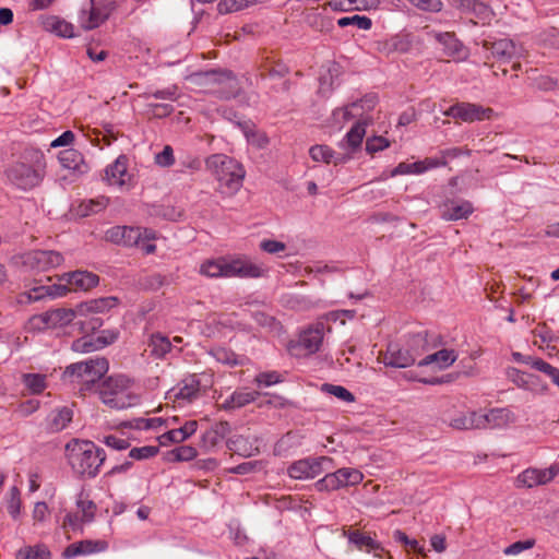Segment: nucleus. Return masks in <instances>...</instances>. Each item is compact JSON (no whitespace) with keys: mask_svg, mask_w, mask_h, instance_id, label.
<instances>
[{"mask_svg":"<svg viewBox=\"0 0 559 559\" xmlns=\"http://www.w3.org/2000/svg\"><path fill=\"white\" fill-rule=\"evenodd\" d=\"M117 301L118 299L116 297H105L82 302L78 305L75 309H52L40 314L33 316L29 319V325L32 329L36 330L62 328L75 321L79 317L86 314V312H104L105 310L115 307Z\"/></svg>","mask_w":559,"mask_h":559,"instance_id":"1","label":"nucleus"},{"mask_svg":"<svg viewBox=\"0 0 559 559\" xmlns=\"http://www.w3.org/2000/svg\"><path fill=\"white\" fill-rule=\"evenodd\" d=\"M66 455L72 469L82 477L94 478L106 460V453L93 441L72 439L66 445Z\"/></svg>","mask_w":559,"mask_h":559,"instance_id":"2","label":"nucleus"},{"mask_svg":"<svg viewBox=\"0 0 559 559\" xmlns=\"http://www.w3.org/2000/svg\"><path fill=\"white\" fill-rule=\"evenodd\" d=\"M45 157L39 151H32L24 160L12 164L5 170L8 180L22 190L37 187L45 176Z\"/></svg>","mask_w":559,"mask_h":559,"instance_id":"3","label":"nucleus"},{"mask_svg":"<svg viewBox=\"0 0 559 559\" xmlns=\"http://www.w3.org/2000/svg\"><path fill=\"white\" fill-rule=\"evenodd\" d=\"M206 167L218 181V191L222 194L233 195L241 188L246 173L236 159L224 154H214L206 159Z\"/></svg>","mask_w":559,"mask_h":559,"instance_id":"4","label":"nucleus"},{"mask_svg":"<svg viewBox=\"0 0 559 559\" xmlns=\"http://www.w3.org/2000/svg\"><path fill=\"white\" fill-rule=\"evenodd\" d=\"M131 380L122 374L108 377L98 385L104 404L115 409H124L139 403V397L131 391Z\"/></svg>","mask_w":559,"mask_h":559,"instance_id":"5","label":"nucleus"},{"mask_svg":"<svg viewBox=\"0 0 559 559\" xmlns=\"http://www.w3.org/2000/svg\"><path fill=\"white\" fill-rule=\"evenodd\" d=\"M109 362L105 357H95L68 366L64 378L80 385V391H92L98 381L107 373Z\"/></svg>","mask_w":559,"mask_h":559,"instance_id":"6","label":"nucleus"},{"mask_svg":"<svg viewBox=\"0 0 559 559\" xmlns=\"http://www.w3.org/2000/svg\"><path fill=\"white\" fill-rule=\"evenodd\" d=\"M204 83L212 86V91L223 98L237 96L240 86L236 75L229 70H211L197 73Z\"/></svg>","mask_w":559,"mask_h":559,"instance_id":"7","label":"nucleus"},{"mask_svg":"<svg viewBox=\"0 0 559 559\" xmlns=\"http://www.w3.org/2000/svg\"><path fill=\"white\" fill-rule=\"evenodd\" d=\"M117 8L116 0H90V8L81 10L79 22L84 29H94L102 25Z\"/></svg>","mask_w":559,"mask_h":559,"instance_id":"8","label":"nucleus"},{"mask_svg":"<svg viewBox=\"0 0 559 559\" xmlns=\"http://www.w3.org/2000/svg\"><path fill=\"white\" fill-rule=\"evenodd\" d=\"M62 262V254L53 250H33L22 255L23 265L35 272L50 271Z\"/></svg>","mask_w":559,"mask_h":559,"instance_id":"9","label":"nucleus"},{"mask_svg":"<svg viewBox=\"0 0 559 559\" xmlns=\"http://www.w3.org/2000/svg\"><path fill=\"white\" fill-rule=\"evenodd\" d=\"M483 49L487 52L485 64L493 68V63L488 61L492 58L500 63H509L518 56L516 46L513 40L508 38L501 39H484L481 41Z\"/></svg>","mask_w":559,"mask_h":559,"instance_id":"10","label":"nucleus"},{"mask_svg":"<svg viewBox=\"0 0 559 559\" xmlns=\"http://www.w3.org/2000/svg\"><path fill=\"white\" fill-rule=\"evenodd\" d=\"M118 335L115 330H102L97 336L83 335L73 341L71 348L76 353H91L112 344Z\"/></svg>","mask_w":559,"mask_h":559,"instance_id":"11","label":"nucleus"},{"mask_svg":"<svg viewBox=\"0 0 559 559\" xmlns=\"http://www.w3.org/2000/svg\"><path fill=\"white\" fill-rule=\"evenodd\" d=\"M492 112L493 110L489 107L485 108L476 104L459 103L444 111V115L459 118L465 122H474L490 119Z\"/></svg>","mask_w":559,"mask_h":559,"instance_id":"12","label":"nucleus"},{"mask_svg":"<svg viewBox=\"0 0 559 559\" xmlns=\"http://www.w3.org/2000/svg\"><path fill=\"white\" fill-rule=\"evenodd\" d=\"M265 270L248 259H235L228 262V277L258 278L263 276Z\"/></svg>","mask_w":559,"mask_h":559,"instance_id":"13","label":"nucleus"},{"mask_svg":"<svg viewBox=\"0 0 559 559\" xmlns=\"http://www.w3.org/2000/svg\"><path fill=\"white\" fill-rule=\"evenodd\" d=\"M416 362V353H411V349L400 347L397 344H389L385 355L384 364L395 368H406Z\"/></svg>","mask_w":559,"mask_h":559,"instance_id":"14","label":"nucleus"},{"mask_svg":"<svg viewBox=\"0 0 559 559\" xmlns=\"http://www.w3.org/2000/svg\"><path fill=\"white\" fill-rule=\"evenodd\" d=\"M108 548V543L106 540H92L85 539L81 542H76L70 544L63 551V557L67 559L82 556V555H91L95 552L105 551Z\"/></svg>","mask_w":559,"mask_h":559,"instance_id":"15","label":"nucleus"},{"mask_svg":"<svg viewBox=\"0 0 559 559\" xmlns=\"http://www.w3.org/2000/svg\"><path fill=\"white\" fill-rule=\"evenodd\" d=\"M323 335L324 323L317 322L300 334L299 345L307 352V354L317 353L322 344Z\"/></svg>","mask_w":559,"mask_h":559,"instance_id":"16","label":"nucleus"},{"mask_svg":"<svg viewBox=\"0 0 559 559\" xmlns=\"http://www.w3.org/2000/svg\"><path fill=\"white\" fill-rule=\"evenodd\" d=\"M445 159L426 158L414 163H400L391 173V176L408 175V174H423L424 171L436 168L439 166H445Z\"/></svg>","mask_w":559,"mask_h":559,"instance_id":"17","label":"nucleus"},{"mask_svg":"<svg viewBox=\"0 0 559 559\" xmlns=\"http://www.w3.org/2000/svg\"><path fill=\"white\" fill-rule=\"evenodd\" d=\"M435 38L442 45L445 56L456 60H463L466 57V49L454 33H437Z\"/></svg>","mask_w":559,"mask_h":559,"instance_id":"18","label":"nucleus"},{"mask_svg":"<svg viewBox=\"0 0 559 559\" xmlns=\"http://www.w3.org/2000/svg\"><path fill=\"white\" fill-rule=\"evenodd\" d=\"M344 535L347 536L349 543L354 544L357 549L365 550L367 552L374 551V555L382 559V554L384 552L383 548H381L369 535H366L358 530L344 531Z\"/></svg>","mask_w":559,"mask_h":559,"instance_id":"19","label":"nucleus"},{"mask_svg":"<svg viewBox=\"0 0 559 559\" xmlns=\"http://www.w3.org/2000/svg\"><path fill=\"white\" fill-rule=\"evenodd\" d=\"M106 180L111 186H123L130 178L128 174V158L120 155L106 170Z\"/></svg>","mask_w":559,"mask_h":559,"instance_id":"20","label":"nucleus"},{"mask_svg":"<svg viewBox=\"0 0 559 559\" xmlns=\"http://www.w3.org/2000/svg\"><path fill=\"white\" fill-rule=\"evenodd\" d=\"M198 429L197 420H189L183 426L177 429H171L163 433L159 438V444L166 447L170 443H181L191 437Z\"/></svg>","mask_w":559,"mask_h":559,"instance_id":"21","label":"nucleus"},{"mask_svg":"<svg viewBox=\"0 0 559 559\" xmlns=\"http://www.w3.org/2000/svg\"><path fill=\"white\" fill-rule=\"evenodd\" d=\"M63 277H68V284L70 285V289L74 292H86L95 287L99 282L98 275L87 271H75L66 274Z\"/></svg>","mask_w":559,"mask_h":559,"instance_id":"22","label":"nucleus"},{"mask_svg":"<svg viewBox=\"0 0 559 559\" xmlns=\"http://www.w3.org/2000/svg\"><path fill=\"white\" fill-rule=\"evenodd\" d=\"M510 412L506 408L490 409L486 414L477 413L478 429L496 428L507 425Z\"/></svg>","mask_w":559,"mask_h":559,"instance_id":"23","label":"nucleus"},{"mask_svg":"<svg viewBox=\"0 0 559 559\" xmlns=\"http://www.w3.org/2000/svg\"><path fill=\"white\" fill-rule=\"evenodd\" d=\"M59 162L62 167L71 169L78 174H85L90 168L85 163L83 155L74 148H68L60 152Z\"/></svg>","mask_w":559,"mask_h":559,"instance_id":"24","label":"nucleus"},{"mask_svg":"<svg viewBox=\"0 0 559 559\" xmlns=\"http://www.w3.org/2000/svg\"><path fill=\"white\" fill-rule=\"evenodd\" d=\"M72 417L73 412L67 406L52 411L47 418V430L49 432L63 430L71 423Z\"/></svg>","mask_w":559,"mask_h":559,"instance_id":"25","label":"nucleus"},{"mask_svg":"<svg viewBox=\"0 0 559 559\" xmlns=\"http://www.w3.org/2000/svg\"><path fill=\"white\" fill-rule=\"evenodd\" d=\"M40 25L45 31H49L56 33L61 37H72L73 36V25L66 22L64 20L59 19L58 16L50 15L39 17Z\"/></svg>","mask_w":559,"mask_h":559,"instance_id":"26","label":"nucleus"},{"mask_svg":"<svg viewBox=\"0 0 559 559\" xmlns=\"http://www.w3.org/2000/svg\"><path fill=\"white\" fill-rule=\"evenodd\" d=\"M413 38L409 34H397L381 44V51L385 53H404L411 50Z\"/></svg>","mask_w":559,"mask_h":559,"instance_id":"27","label":"nucleus"},{"mask_svg":"<svg viewBox=\"0 0 559 559\" xmlns=\"http://www.w3.org/2000/svg\"><path fill=\"white\" fill-rule=\"evenodd\" d=\"M443 421L456 430L478 429L477 412H459Z\"/></svg>","mask_w":559,"mask_h":559,"instance_id":"28","label":"nucleus"},{"mask_svg":"<svg viewBox=\"0 0 559 559\" xmlns=\"http://www.w3.org/2000/svg\"><path fill=\"white\" fill-rule=\"evenodd\" d=\"M380 0H337L329 1L328 5L334 11H362L378 8Z\"/></svg>","mask_w":559,"mask_h":559,"instance_id":"29","label":"nucleus"},{"mask_svg":"<svg viewBox=\"0 0 559 559\" xmlns=\"http://www.w3.org/2000/svg\"><path fill=\"white\" fill-rule=\"evenodd\" d=\"M228 450L242 457H250L259 453V448L253 445L250 440L243 436H234L226 442Z\"/></svg>","mask_w":559,"mask_h":559,"instance_id":"30","label":"nucleus"},{"mask_svg":"<svg viewBox=\"0 0 559 559\" xmlns=\"http://www.w3.org/2000/svg\"><path fill=\"white\" fill-rule=\"evenodd\" d=\"M473 213V205L468 201L456 203L451 201L444 204L442 218L445 221H457L467 218Z\"/></svg>","mask_w":559,"mask_h":559,"instance_id":"31","label":"nucleus"},{"mask_svg":"<svg viewBox=\"0 0 559 559\" xmlns=\"http://www.w3.org/2000/svg\"><path fill=\"white\" fill-rule=\"evenodd\" d=\"M367 120L356 122L352 129L346 133L344 140L341 142V146H347L352 151L360 147L364 136L366 134Z\"/></svg>","mask_w":559,"mask_h":559,"instance_id":"32","label":"nucleus"},{"mask_svg":"<svg viewBox=\"0 0 559 559\" xmlns=\"http://www.w3.org/2000/svg\"><path fill=\"white\" fill-rule=\"evenodd\" d=\"M98 312H86L82 317H79L74 321V325L78 326L79 331L84 335H90L98 331L103 326V319L97 316Z\"/></svg>","mask_w":559,"mask_h":559,"instance_id":"33","label":"nucleus"},{"mask_svg":"<svg viewBox=\"0 0 559 559\" xmlns=\"http://www.w3.org/2000/svg\"><path fill=\"white\" fill-rule=\"evenodd\" d=\"M352 112V117L357 118L356 122H360L367 120L368 123L371 121V118L367 116V114L373 110L376 106V98L373 96H366L357 102L348 105Z\"/></svg>","mask_w":559,"mask_h":559,"instance_id":"34","label":"nucleus"},{"mask_svg":"<svg viewBox=\"0 0 559 559\" xmlns=\"http://www.w3.org/2000/svg\"><path fill=\"white\" fill-rule=\"evenodd\" d=\"M200 392V380L197 376H190L182 381V385L179 388L178 392L175 394L177 400H185L188 402H192L199 396Z\"/></svg>","mask_w":559,"mask_h":559,"instance_id":"35","label":"nucleus"},{"mask_svg":"<svg viewBox=\"0 0 559 559\" xmlns=\"http://www.w3.org/2000/svg\"><path fill=\"white\" fill-rule=\"evenodd\" d=\"M546 479L543 476V469L526 468L516 477V487L533 488L535 486L545 485Z\"/></svg>","mask_w":559,"mask_h":559,"instance_id":"36","label":"nucleus"},{"mask_svg":"<svg viewBox=\"0 0 559 559\" xmlns=\"http://www.w3.org/2000/svg\"><path fill=\"white\" fill-rule=\"evenodd\" d=\"M171 342L169 338L160 333L152 334L148 348L152 356L162 359L171 350Z\"/></svg>","mask_w":559,"mask_h":559,"instance_id":"37","label":"nucleus"},{"mask_svg":"<svg viewBox=\"0 0 559 559\" xmlns=\"http://www.w3.org/2000/svg\"><path fill=\"white\" fill-rule=\"evenodd\" d=\"M456 360V355L453 349H441L437 353L426 356L418 362V366H427L437 362L440 368H447Z\"/></svg>","mask_w":559,"mask_h":559,"instance_id":"38","label":"nucleus"},{"mask_svg":"<svg viewBox=\"0 0 559 559\" xmlns=\"http://www.w3.org/2000/svg\"><path fill=\"white\" fill-rule=\"evenodd\" d=\"M228 262L223 260H207L201 264L200 273L209 277H228Z\"/></svg>","mask_w":559,"mask_h":559,"instance_id":"39","label":"nucleus"},{"mask_svg":"<svg viewBox=\"0 0 559 559\" xmlns=\"http://www.w3.org/2000/svg\"><path fill=\"white\" fill-rule=\"evenodd\" d=\"M507 378L516 386L522 389H531L537 378L531 373H526L516 368L509 367L506 371Z\"/></svg>","mask_w":559,"mask_h":559,"instance_id":"40","label":"nucleus"},{"mask_svg":"<svg viewBox=\"0 0 559 559\" xmlns=\"http://www.w3.org/2000/svg\"><path fill=\"white\" fill-rule=\"evenodd\" d=\"M311 158L316 162H324L326 164L334 163L335 165L340 162L345 160L344 157H336L334 159V152L328 145H314L309 150Z\"/></svg>","mask_w":559,"mask_h":559,"instance_id":"41","label":"nucleus"},{"mask_svg":"<svg viewBox=\"0 0 559 559\" xmlns=\"http://www.w3.org/2000/svg\"><path fill=\"white\" fill-rule=\"evenodd\" d=\"M22 382L33 394H40L47 386L46 376L40 373H24Z\"/></svg>","mask_w":559,"mask_h":559,"instance_id":"42","label":"nucleus"},{"mask_svg":"<svg viewBox=\"0 0 559 559\" xmlns=\"http://www.w3.org/2000/svg\"><path fill=\"white\" fill-rule=\"evenodd\" d=\"M17 559H49L50 551L44 545H37L34 547H26L20 549L16 555Z\"/></svg>","mask_w":559,"mask_h":559,"instance_id":"43","label":"nucleus"},{"mask_svg":"<svg viewBox=\"0 0 559 559\" xmlns=\"http://www.w3.org/2000/svg\"><path fill=\"white\" fill-rule=\"evenodd\" d=\"M336 472L341 487L357 485L364 478L362 474L355 468H340Z\"/></svg>","mask_w":559,"mask_h":559,"instance_id":"44","label":"nucleus"},{"mask_svg":"<svg viewBox=\"0 0 559 559\" xmlns=\"http://www.w3.org/2000/svg\"><path fill=\"white\" fill-rule=\"evenodd\" d=\"M198 454L195 448L191 445H180L168 452V460L175 462H185L193 460Z\"/></svg>","mask_w":559,"mask_h":559,"instance_id":"45","label":"nucleus"},{"mask_svg":"<svg viewBox=\"0 0 559 559\" xmlns=\"http://www.w3.org/2000/svg\"><path fill=\"white\" fill-rule=\"evenodd\" d=\"M109 203V199L106 197H99L97 199H91L81 204L82 215L87 216L91 214H96L102 210L106 209Z\"/></svg>","mask_w":559,"mask_h":559,"instance_id":"46","label":"nucleus"},{"mask_svg":"<svg viewBox=\"0 0 559 559\" xmlns=\"http://www.w3.org/2000/svg\"><path fill=\"white\" fill-rule=\"evenodd\" d=\"M427 345V333H416L409 336L405 348L411 349V353H416L417 359L426 350Z\"/></svg>","mask_w":559,"mask_h":559,"instance_id":"47","label":"nucleus"},{"mask_svg":"<svg viewBox=\"0 0 559 559\" xmlns=\"http://www.w3.org/2000/svg\"><path fill=\"white\" fill-rule=\"evenodd\" d=\"M260 395L259 391L237 390L231 394V402H234L236 408H240L254 402Z\"/></svg>","mask_w":559,"mask_h":559,"instance_id":"48","label":"nucleus"},{"mask_svg":"<svg viewBox=\"0 0 559 559\" xmlns=\"http://www.w3.org/2000/svg\"><path fill=\"white\" fill-rule=\"evenodd\" d=\"M322 391L329 393L341 401L352 403L355 401V396L352 392H349L346 388L342 385H335L330 383L322 384Z\"/></svg>","mask_w":559,"mask_h":559,"instance_id":"49","label":"nucleus"},{"mask_svg":"<svg viewBox=\"0 0 559 559\" xmlns=\"http://www.w3.org/2000/svg\"><path fill=\"white\" fill-rule=\"evenodd\" d=\"M337 25L340 27H346L348 25H355L359 29H369L372 25V22L369 17L364 15H353V16H344L337 21Z\"/></svg>","mask_w":559,"mask_h":559,"instance_id":"50","label":"nucleus"},{"mask_svg":"<svg viewBox=\"0 0 559 559\" xmlns=\"http://www.w3.org/2000/svg\"><path fill=\"white\" fill-rule=\"evenodd\" d=\"M309 469L310 463L307 459L299 460L288 467V475L295 479L310 478Z\"/></svg>","mask_w":559,"mask_h":559,"instance_id":"51","label":"nucleus"},{"mask_svg":"<svg viewBox=\"0 0 559 559\" xmlns=\"http://www.w3.org/2000/svg\"><path fill=\"white\" fill-rule=\"evenodd\" d=\"M123 246L138 247V245H141L144 230L140 227L123 226Z\"/></svg>","mask_w":559,"mask_h":559,"instance_id":"52","label":"nucleus"},{"mask_svg":"<svg viewBox=\"0 0 559 559\" xmlns=\"http://www.w3.org/2000/svg\"><path fill=\"white\" fill-rule=\"evenodd\" d=\"M21 497H20V490L17 487H12L9 491V498L7 501V509L9 514L16 519L21 511Z\"/></svg>","mask_w":559,"mask_h":559,"instance_id":"53","label":"nucleus"},{"mask_svg":"<svg viewBox=\"0 0 559 559\" xmlns=\"http://www.w3.org/2000/svg\"><path fill=\"white\" fill-rule=\"evenodd\" d=\"M307 461L310 463V478H314L323 471L328 469L329 465L332 463V459L328 456L308 457Z\"/></svg>","mask_w":559,"mask_h":559,"instance_id":"54","label":"nucleus"},{"mask_svg":"<svg viewBox=\"0 0 559 559\" xmlns=\"http://www.w3.org/2000/svg\"><path fill=\"white\" fill-rule=\"evenodd\" d=\"M253 381L258 386H271L281 383L283 378L277 371H265L257 374Z\"/></svg>","mask_w":559,"mask_h":559,"instance_id":"55","label":"nucleus"},{"mask_svg":"<svg viewBox=\"0 0 559 559\" xmlns=\"http://www.w3.org/2000/svg\"><path fill=\"white\" fill-rule=\"evenodd\" d=\"M318 490H336L341 488L337 472L326 474L322 479L316 484Z\"/></svg>","mask_w":559,"mask_h":559,"instance_id":"56","label":"nucleus"},{"mask_svg":"<svg viewBox=\"0 0 559 559\" xmlns=\"http://www.w3.org/2000/svg\"><path fill=\"white\" fill-rule=\"evenodd\" d=\"M157 453V447L144 445L141 448L131 449L129 452V457L132 460H145L155 456Z\"/></svg>","mask_w":559,"mask_h":559,"instance_id":"57","label":"nucleus"},{"mask_svg":"<svg viewBox=\"0 0 559 559\" xmlns=\"http://www.w3.org/2000/svg\"><path fill=\"white\" fill-rule=\"evenodd\" d=\"M535 366H536L537 371H540L544 374H546L547 377H549L551 379L552 383H555L559 388V369L558 368L551 366L544 359L542 361H536Z\"/></svg>","mask_w":559,"mask_h":559,"instance_id":"58","label":"nucleus"},{"mask_svg":"<svg viewBox=\"0 0 559 559\" xmlns=\"http://www.w3.org/2000/svg\"><path fill=\"white\" fill-rule=\"evenodd\" d=\"M78 508L82 512V520L91 522L96 511V504L92 500L80 498L76 502Z\"/></svg>","mask_w":559,"mask_h":559,"instance_id":"59","label":"nucleus"},{"mask_svg":"<svg viewBox=\"0 0 559 559\" xmlns=\"http://www.w3.org/2000/svg\"><path fill=\"white\" fill-rule=\"evenodd\" d=\"M539 40L549 48L559 49V32L554 27L540 33Z\"/></svg>","mask_w":559,"mask_h":559,"instance_id":"60","label":"nucleus"},{"mask_svg":"<svg viewBox=\"0 0 559 559\" xmlns=\"http://www.w3.org/2000/svg\"><path fill=\"white\" fill-rule=\"evenodd\" d=\"M390 143L389 141L383 136H373L370 139H367L366 141V151L369 154H374L377 152H380L386 147H389Z\"/></svg>","mask_w":559,"mask_h":559,"instance_id":"61","label":"nucleus"},{"mask_svg":"<svg viewBox=\"0 0 559 559\" xmlns=\"http://www.w3.org/2000/svg\"><path fill=\"white\" fill-rule=\"evenodd\" d=\"M45 296H49L48 286H39V287L33 288L28 293L22 294L20 296V301L23 302L24 299L27 302L37 301V300H40L41 298H44Z\"/></svg>","mask_w":559,"mask_h":559,"instance_id":"62","label":"nucleus"},{"mask_svg":"<svg viewBox=\"0 0 559 559\" xmlns=\"http://www.w3.org/2000/svg\"><path fill=\"white\" fill-rule=\"evenodd\" d=\"M103 442L107 447H109L114 450H117V451L127 450L130 447V442L127 439L117 437L115 435L105 436L103 439Z\"/></svg>","mask_w":559,"mask_h":559,"instance_id":"63","label":"nucleus"},{"mask_svg":"<svg viewBox=\"0 0 559 559\" xmlns=\"http://www.w3.org/2000/svg\"><path fill=\"white\" fill-rule=\"evenodd\" d=\"M243 9L241 0H221L217 4V10L221 14L237 12Z\"/></svg>","mask_w":559,"mask_h":559,"instance_id":"64","label":"nucleus"}]
</instances>
